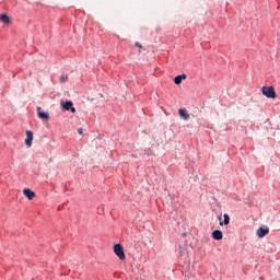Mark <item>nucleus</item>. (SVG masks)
Listing matches in <instances>:
<instances>
[{"instance_id": "3", "label": "nucleus", "mask_w": 280, "mask_h": 280, "mask_svg": "<svg viewBox=\"0 0 280 280\" xmlns=\"http://www.w3.org/2000/svg\"><path fill=\"white\" fill-rule=\"evenodd\" d=\"M37 117L43 121L49 120V113L43 112V107H37Z\"/></svg>"}, {"instance_id": "8", "label": "nucleus", "mask_w": 280, "mask_h": 280, "mask_svg": "<svg viewBox=\"0 0 280 280\" xmlns=\"http://www.w3.org/2000/svg\"><path fill=\"white\" fill-rule=\"evenodd\" d=\"M222 237H224V234L222 233V231H220V230H214V231L212 232V238H213V240L220 241V240H222Z\"/></svg>"}, {"instance_id": "4", "label": "nucleus", "mask_w": 280, "mask_h": 280, "mask_svg": "<svg viewBox=\"0 0 280 280\" xmlns=\"http://www.w3.org/2000/svg\"><path fill=\"white\" fill-rule=\"evenodd\" d=\"M32 141H34V132L27 130L26 131L25 145H27V148H32Z\"/></svg>"}, {"instance_id": "13", "label": "nucleus", "mask_w": 280, "mask_h": 280, "mask_svg": "<svg viewBox=\"0 0 280 280\" xmlns=\"http://www.w3.org/2000/svg\"><path fill=\"white\" fill-rule=\"evenodd\" d=\"M67 80H69V77H68V75H65V74H62V75L59 78V81H60L61 83H65Z\"/></svg>"}, {"instance_id": "6", "label": "nucleus", "mask_w": 280, "mask_h": 280, "mask_svg": "<svg viewBox=\"0 0 280 280\" xmlns=\"http://www.w3.org/2000/svg\"><path fill=\"white\" fill-rule=\"evenodd\" d=\"M268 233H270V229H268V228H259L257 230V236L260 238L266 237V235H268Z\"/></svg>"}, {"instance_id": "2", "label": "nucleus", "mask_w": 280, "mask_h": 280, "mask_svg": "<svg viewBox=\"0 0 280 280\" xmlns=\"http://www.w3.org/2000/svg\"><path fill=\"white\" fill-rule=\"evenodd\" d=\"M114 253L116 256H118V258L121 261H124V259H126V253H124V247L121 246V244L114 245Z\"/></svg>"}, {"instance_id": "16", "label": "nucleus", "mask_w": 280, "mask_h": 280, "mask_svg": "<svg viewBox=\"0 0 280 280\" xmlns=\"http://www.w3.org/2000/svg\"><path fill=\"white\" fill-rule=\"evenodd\" d=\"M69 110H71V113H75V107H71Z\"/></svg>"}, {"instance_id": "7", "label": "nucleus", "mask_w": 280, "mask_h": 280, "mask_svg": "<svg viewBox=\"0 0 280 280\" xmlns=\"http://www.w3.org/2000/svg\"><path fill=\"white\" fill-rule=\"evenodd\" d=\"M23 194H24V196H26V198H27L28 200H32V199L36 198V192L32 191V190L28 189V188H24V189H23Z\"/></svg>"}, {"instance_id": "9", "label": "nucleus", "mask_w": 280, "mask_h": 280, "mask_svg": "<svg viewBox=\"0 0 280 280\" xmlns=\"http://www.w3.org/2000/svg\"><path fill=\"white\" fill-rule=\"evenodd\" d=\"M223 218H224V220L220 221V226H224V225L228 226V224H230V222H231V217H229L228 213H224Z\"/></svg>"}, {"instance_id": "10", "label": "nucleus", "mask_w": 280, "mask_h": 280, "mask_svg": "<svg viewBox=\"0 0 280 280\" xmlns=\"http://www.w3.org/2000/svg\"><path fill=\"white\" fill-rule=\"evenodd\" d=\"M183 80H187V74H180L175 77L174 82L175 84H180L183 82Z\"/></svg>"}, {"instance_id": "12", "label": "nucleus", "mask_w": 280, "mask_h": 280, "mask_svg": "<svg viewBox=\"0 0 280 280\" xmlns=\"http://www.w3.org/2000/svg\"><path fill=\"white\" fill-rule=\"evenodd\" d=\"M61 106L65 110H70V108L73 106V102L67 101L65 103H61Z\"/></svg>"}, {"instance_id": "14", "label": "nucleus", "mask_w": 280, "mask_h": 280, "mask_svg": "<svg viewBox=\"0 0 280 280\" xmlns=\"http://www.w3.org/2000/svg\"><path fill=\"white\" fill-rule=\"evenodd\" d=\"M136 47H139V49H142V45H141V43H139V42H136Z\"/></svg>"}, {"instance_id": "11", "label": "nucleus", "mask_w": 280, "mask_h": 280, "mask_svg": "<svg viewBox=\"0 0 280 280\" xmlns=\"http://www.w3.org/2000/svg\"><path fill=\"white\" fill-rule=\"evenodd\" d=\"M0 23H3L4 25H9L10 16H8L7 14H1L0 15Z\"/></svg>"}, {"instance_id": "1", "label": "nucleus", "mask_w": 280, "mask_h": 280, "mask_svg": "<svg viewBox=\"0 0 280 280\" xmlns=\"http://www.w3.org/2000/svg\"><path fill=\"white\" fill-rule=\"evenodd\" d=\"M262 95L269 100H275V97H277L273 86H262Z\"/></svg>"}, {"instance_id": "15", "label": "nucleus", "mask_w": 280, "mask_h": 280, "mask_svg": "<svg viewBox=\"0 0 280 280\" xmlns=\"http://www.w3.org/2000/svg\"><path fill=\"white\" fill-rule=\"evenodd\" d=\"M78 132H79V135H83L82 128H79V129H78Z\"/></svg>"}, {"instance_id": "5", "label": "nucleus", "mask_w": 280, "mask_h": 280, "mask_svg": "<svg viewBox=\"0 0 280 280\" xmlns=\"http://www.w3.org/2000/svg\"><path fill=\"white\" fill-rule=\"evenodd\" d=\"M178 115H179L180 119H184V121L189 120L190 115L188 114L187 109H185V108L178 109Z\"/></svg>"}]
</instances>
